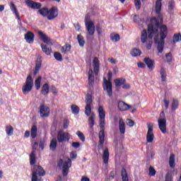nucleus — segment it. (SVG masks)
Masks as SVG:
<instances>
[{
	"mask_svg": "<svg viewBox=\"0 0 181 181\" xmlns=\"http://www.w3.org/2000/svg\"><path fill=\"white\" fill-rule=\"evenodd\" d=\"M168 36V26L163 25L160 27V40H158V37H154V42L158 45L157 49L158 53H163V47H165V39Z\"/></svg>",
	"mask_w": 181,
	"mask_h": 181,
	"instance_id": "obj_1",
	"label": "nucleus"
},
{
	"mask_svg": "<svg viewBox=\"0 0 181 181\" xmlns=\"http://www.w3.org/2000/svg\"><path fill=\"white\" fill-rule=\"evenodd\" d=\"M38 12L44 18H47L48 21H53L59 16V9L57 7H52L49 9L47 7H44L40 8Z\"/></svg>",
	"mask_w": 181,
	"mask_h": 181,
	"instance_id": "obj_2",
	"label": "nucleus"
},
{
	"mask_svg": "<svg viewBox=\"0 0 181 181\" xmlns=\"http://www.w3.org/2000/svg\"><path fill=\"white\" fill-rule=\"evenodd\" d=\"M159 21L155 17L151 19V23L148 25V39H152L154 35H158V32H159Z\"/></svg>",
	"mask_w": 181,
	"mask_h": 181,
	"instance_id": "obj_3",
	"label": "nucleus"
},
{
	"mask_svg": "<svg viewBox=\"0 0 181 181\" xmlns=\"http://www.w3.org/2000/svg\"><path fill=\"white\" fill-rule=\"evenodd\" d=\"M32 172L31 181H42L40 179L37 178V175L38 176H45L46 175V171H45L41 165H35Z\"/></svg>",
	"mask_w": 181,
	"mask_h": 181,
	"instance_id": "obj_4",
	"label": "nucleus"
},
{
	"mask_svg": "<svg viewBox=\"0 0 181 181\" xmlns=\"http://www.w3.org/2000/svg\"><path fill=\"white\" fill-rule=\"evenodd\" d=\"M67 161L64 162L63 159L60 158L58 161L57 165L59 168L62 166V175L63 176H67L69 175V170L71 168V159L66 158Z\"/></svg>",
	"mask_w": 181,
	"mask_h": 181,
	"instance_id": "obj_5",
	"label": "nucleus"
},
{
	"mask_svg": "<svg viewBox=\"0 0 181 181\" xmlns=\"http://www.w3.org/2000/svg\"><path fill=\"white\" fill-rule=\"evenodd\" d=\"M33 88V78H32V76L28 75L26 78L24 85L22 87L23 94H24V95H27V94H29V93L32 91Z\"/></svg>",
	"mask_w": 181,
	"mask_h": 181,
	"instance_id": "obj_6",
	"label": "nucleus"
},
{
	"mask_svg": "<svg viewBox=\"0 0 181 181\" xmlns=\"http://www.w3.org/2000/svg\"><path fill=\"white\" fill-rule=\"evenodd\" d=\"M85 103L86 104L85 107V114L87 117L91 115V105H93V96L90 93H87L85 98Z\"/></svg>",
	"mask_w": 181,
	"mask_h": 181,
	"instance_id": "obj_7",
	"label": "nucleus"
},
{
	"mask_svg": "<svg viewBox=\"0 0 181 181\" xmlns=\"http://www.w3.org/2000/svg\"><path fill=\"white\" fill-rule=\"evenodd\" d=\"M158 128L161 131L162 134L166 133V117L165 116V112L160 113V118L158 119Z\"/></svg>",
	"mask_w": 181,
	"mask_h": 181,
	"instance_id": "obj_8",
	"label": "nucleus"
},
{
	"mask_svg": "<svg viewBox=\"0 0 181 181\" xmlns=\"http://www.w3.org/2000/svg\"><path fill=\"white\" fill-rule=\"evenodd\" d=\"M71 135L69 132H64L63 130H59L57 134V141L59 144H63V142H69L70 141Z\"/></svg>",
	"mask_w": 181,
	"mask_h": 181,
	"instance_id": "obj_9",
	"label": "nucleus"
},
{
	"mask_svg": "<svg viewBox=\"0 0 181 181\" xmlns=\"http://www.w3.org/2000/svg\"><path fill=\"white\" fill-rule=\"evenodd\" d=\"M147 128L146 142L147 144H152V142H153V139H155V134H153V124H147Z\"/></svg>",
	"mask_w": 181,
	"mask_h": 181,
	"instance_id": "obj_10",
	"label": "nucleus"
},
{
	"mask_svg": "<svg viewBox=\"0 0 181 181\" xmlns=\"http://www.w3.org/2000/svg\"><path fill=\"white\" fill-rule=\"evenodd\" d=\"M103 90L106 91L108 97H112V83L111 81H107V78H103Z\"/></svg>",
	"mask_w": 181,
	"mask_h": 181,
	"instance_id": "obj_11",
	"label": "nucleus"
},
{
	"mask_svg": "<svg viewBox=\"0 0 181 181\" xmlns=\"http://www.w3.org/2000/svg\"><path fill=\"white\" fill-rule=\"evenodd\" d=\"M38 114H40L41 118H47L50 115V108L45 104H41L39 107Z\"/></svg>",
	"mask_w": 181,
	"mask_h": 181,
	"instance_id": "obj_12",
	"label": "nucleus"
},
{
	"mask_svg": "<svg viewBox=\"0 0 181 181\" xmlns=\"http://www.w3.org/2000/svg\"><path fill=\"white\" fill-rule=\"evenodd\" d=\"M36 146H39V144L35 141L33 146V151L30 155V165L31 166H34L35 163H36V155L35 154V151H36Z\"/></svg>",
	"mask_w": 181,
	"mask_h": 181,
	"instance_id": "obj_13",
	"label": "nucleus"
},
{
	"mask_svg": "<svg viewBox=\"0 0 181 181\" xmlns=\"http://www.w3.org/2000/svg\"><path fill=\"white\" fill-rule=\"evenodd\" d=\"M117 108L119 111L124 112V111H128V110H131V108H132V106L127 104L122 100H120L117 103Z\"/></svg>",
	"mask_w": 181,
	"mask_h": 181,
	"instance_id": "obj_14",
	"label": "nucleus"
},
{
	"mask_svg": "<svg viewBox=\"0 0 181 181\" xmlns=\"http://www.w3.org/2000/svg\"><path fill=\"white\" fill-rule=\"evenodd\" d=\"M85 26L88 35H89V36H94V33H95V25H94V22H89L88 24H86Z\"/></svg>",
	"mask_w": 181,
	"mask_h": 181,
	"instance_id": "obj_15",
	"label": "nucleus"
},
{
	"mask_svg": "<svg viewBox=\"0 0 181 181\" xmlns=\"http://www.w3.org/2000/svg\"><path fill=\"white\" fill-rule=\"evenodd\" d=\"M24 39L27 43L32 45L35 42V34L32 31H28L24 35Z\"/></svg>",
	"mask_w": 181,
	"mask_h": 181,
	"instance_id": "obj_16",
	"label": "nucleus"
},
{
	"mask_svg": "<svg viewBox=\"0 0 181 181\" xmlns=\"http://www.w3.org/2000/svg\"><path fill=\"white\" fill-rule=\"evenodd\" d=\"M37 33L38 36H40V39L44 42V43H46V45H53L52 40L49 39V37H47L46 34L43 33V31L38 30Z\"/></svg>",
	"mask_w": 181,
	"mask_h": 181,
	"instance_id": "obj_17",
	"label": "nucleus"
},
{
	"mask_svg": "<svg viewBox=\"0 0 181 181\" xmlns=\"http://www.w3.org/2000/svg\"><path fill=\"white\" fill-rule=\"evenodd\" d=\"M93 66L95 76H98V73H100V59L96 57L93 59Z\"/></svg>",
	"mask_w": 181,
	"mask_h": 181,
	"instance_id": "obj_18",
	"label": "nucleus"
},
{
	"mask_svg": "<svg viewBox=\"0 0 181 181\" xmlns=\"http://www.w3.org/2000/svg\"><path fill=\"white\" fill-rule=\"evenodd\" d=\"M25 4L28 8H31V9H40V8H42V4L39 2L28 0Z\"/></svg>",
	"mask_w": 181,
	"mask_h": 181,
	"instance_id": "obj_19",
	"label": "nucleus"
},
{
	"mask_svg": "<svg viewBox=\"0 0 181 181\" xmlns=\"http://www.w3.org/2000/svg\"><path fill=\"white\" fill-rule=\"evenodd\" d=\"M144 62L145 63V64L147 65L148 69H149V70H153V69H155V61L151 59V58L149 57H145L144 59Z\"/></svg>",
	"mask_w": 181,
	"mask_h": 181,
	"instance_id": "obj_20",
	"label": "nucleus"
},
{
	"mask_svg": "<svg viewBox=\"0 0 181 181\" xmlns=\"http://www.w3.org/2000/svg\"><path fill=\"white\" fill-rule=\"evenodd\" d=\"M42 68V57H38L35 62V70L33 72V75L36 76L39 73V70Z\"/></svg>",
	"mask_w": 181,
	"mask_h": 181,
	"instance_id": "obj_21",
	"label": "nucleus"
},
{
	"mask_svg": "<svg viewBox=\"0 0 181 181\" xmlns=\"http://www.w3.org/2000/svg\"><path fill=\"white\" fill-rule=\"evenodd\" d=\"M103 163H105V165H108V160H110V151L107 148H105L103 151Z\"/></svg>",
	"mask_w": 181,
	"mask_h": 181,
	"instance_id": "obj_22",
	"label": "nucleus"
},
{
	"mask_svg": "<svg viewBox=\"0 0 181 181\" xmlns=\"http://www.w3.org/2000/svg\"><path fill=\"white\" fill-rule=\"evenodd\" d=\"M49 91H50V86H49V83H46L42 86L40 93L42 95H47Z\"/></svg>",
	"mask_w": 181,
	"mask_h": 181,
	"instance_id": "obj_23",
	"label": "nucleus"
},
{
	"mask_svg": "<svg viewBox=\"0 0 181 181\" xmlns=\"http://www.w3.org/2000/svg\"><path fill=\"white\" fill-rule=\"evenodd\" d=\"M41 49L47 56H50L52 54V47H47V45L45 44H41Z\"/></svg>",
	"mask_w": 181,
	"mask_h": 181,
	"instance_id": "obj_24",
	"label": "nucleus"
},
{
	"mask_svg": "<svg viewBox=\"0 0 181 181\" xmlns=\"http://www.w3.org/2000/svg\"><path fill=\"white\" fill-rule=\"evenodd\" d=\"M11 9L13 12H14L16 16L17 17V19L18 20V22H21V16H19L18 8H16V6H15V4H13V2H11Z\"/></svg>",
	"mask_w": 181,
	"mask_h": 181,
	"instance_id": "obj_25",
	"label": "nucleus"
},
{
	"mask_svg": "<svg viewBox=\"0 0 181 181\" xmlns=\"http://www.w3.org/2000/svg\"><path fill=\"white\" fill-rule=\"evenodd\" d=\"M115 86L116 88L121 87L124 83H127V80L124 78H116L114 80Z\"/></svg>",
	"mask_w": 181,
	"mask_h": 181,
	"instance_id": "obj_26",
	"label": "nucleus"
},
{
	"mask_svg": "<svg viewBox=\"0 0 181 181\" xmlns=\"http://www.w3.org/2000/svg\"><path fill=\"white\" fill-rule=\"evenodd\" d=\"M88 84L89 86L94 85V71H93V69L88 71Z\"/></svg>",
	"mask_w": 181,
	"mask_h": 181,
	"instance_id": "obj_27",
	"label": "nucleus"
},
{
	"mask_svg": "<svg viewBox=\"0 0 181 181\" xmlns=\"http://www.w3.org/2000/svg\"><path fill=\"white\" fill-rule=\"evenodd\" d=\"M119 129L120 134H125V122H124V119L120 118L119 120Z\"/></svg>",
	"mask_w": 181,
	"mask_h": 181,
	"instance_id": "obj_28",
	"label": "nucleus"
},
{
	"mask_svg": "<svg viewBox=\"0 0 181 181\" xmlns=\"http://www.w3.org/2000/svg\"><path fill=\"white\" fill-rule=\"evenodd\" d=\"M104 142H105V132L100 130L99 132V144L100 145H104Z\"/></svg>",
	"mask_w": 181,
	"mask_h": 181,
	"instance_id": "obj_29",
	"label": "nucleus"
},
{
	"mask_svg": "<svg viewBox=\"0 0 181 181\" xmlns=\"http://www.w3.org/2000/svg\"><path fill=\"white\" fill-rule=\"evenodd\" d=\"M141 41L143 44H145L146 42H148V33L146 32V30H143L141 31Z\"/></svg>",
	"mask_w": 181,
	"mask_h": 181,
	"instance_id": "obj_30",
	"label": "nucleus"
},
{
	"mask_svg": "<svg viewBox=\"0 0 181 181\" xmlns=\"http://www.w3.org/2000/svg\"><path fill=\"white\" fill-rule=\"evenodd\" d=\"M121 176L122 181H129V178L128 177V173H127V169L124 168H122Z\"/></svg>",
	"mask_w": 181,
	"mask_h": 181,
	"instance_id": "obj_31",
	"label": "nucleus"
},
{
	"mask_svg": "<svg viewBox=\"0 0 181 181\" xmlns=\"http://www.w3.org/2000/svg\"><path fill=\"white\" fill-rule=\"evenodd\" d=\"M35 86L37 90H40L42 87V76H38L35 81Z\"/></svg>",
	"mask_w": 181,
	"mask_h": 181,
	"instance_id": "obj_32",
	"label": "nucleus"
},
{
	"mask_svg": "<svg viewBox=\"0 0 181 181\" xmlns=\"http://www.w3.org/2000/svg\"><path fill=\"white\" fill-rule=\"evenodd\" d=\"M98 111L100 119H105V112L104 111V107L103 106H99Z\"/></svg>",
	"mask_w": 181,
	"mask_h": 181,
	"instance_id": "obj_33",
	"label": "nucleus"
},
{
	"mask_svg": "<svg viewBox=\"0 0 181 181\" xmlns=\"http://www.w3.org/2000/svg\"><path fill=\"white\" fill-rule=\"evenodd\" d=\"M162 1L157 0L156 1V13H160V11H162Z\"/></svg>",
	"mask_w": 181,
	"mask_h": 181,
	"instance_id": "obj_34",
	"label": "nucleus"
},
{
	"mask_svg": "<svg viewBox=\"0 0 181 181\" xmlns=\"http://www.w3.org/2000/svg\"><path fill=\"white\" fill-rule=\"evenodd\" d=\"M36 136H37V127L34 124L31 127V138L35 139Z\"/></svg>",
	"mask_w": 181,
	"mask_h": 181,
	"instance_id": "obj_35",
	"label": "nucleus"
},
{
	"mask_svg": "<svg viewBox=\"0 0 181 181\" xmlns=\"http://www.w3.org/2000/svg\"><path fill=\"white\" fill-rule=\"evenodd\" d=\"M179 107V100L177 99H173V103L171 105V111H176Z\"/></svg>",
	"mask_w": 181,
	"mask_h": 181,
	"instance_id": "obj_36",
	"label": "nucleus"
},
{
	"mask_svg": "<svg viewBox=\"0 0 181 181\" xmlns=\"http://www.w3.org/2000/svg\"><path fill=\"white\" fill-rule=\"evenodd\" d=\"M96 32H98V37L99 40H101V36H103V27L100 23L96 25Z\"/></svg>",
	"mask_w": 181,
	"mask_h": 181,
	"instance_id": "obj_37",
	"label": "nucleus"
},
{
	"mask_svg": "<svg viewBox=\"0 0 181 181\" xmlns=\"http://www.w3.org/2000/svg\"><path fill=\"white\" fill-rule=\"evenodd\" d=\"M131 54L133 57H138V56L142 54V52L139 49L134 48L131 52Z\"/></svg>",
	"mask_w": 181,
	"mask_h": 181,
	"instance_id": "obj_38",
	"label": "nucleus"
},
{
	"mask_svg": "<svg viewBox=\"0 0 181 181\" xmlns=\"http://www.w3.org/2000/svg\"><path fill=\"white\" fill-rule=\"evenodd\" d=\"M121 37H119V34L117 33H112L110 34V40L112 42H119Z\"/></svg>",
	"mask_w": 181,
	"mask_h": 181,
	"instance_id": "obj_39",
	"label": "nucleus"
},
{
	"mask_svg": "<svg viewBox=\"0 0 181 181\" xmlns=\"http://www.w3.org/2000/svg\"><path fill=\"white\" fill-rule=\"evenodd\" d=\"M160 78L161 80L163 83H165V81H166V70H165V68L161 67L160 70Z\"/></svg>",
	"mask_w": 181,
	"mask_h": 181,
	"instance_id": "obj_40",
	"label": "nucleus"
},
{
	"mask_svg": "<svg viewBox=\"0 0 181 181\" xmlns=\"http://www.w3.org/2000/svg\"><path fill=\"white\" fill-rule=\"evenodd\" d=\"M56 148H57V140H56V139H53L51 140L49 148L51 151H56Z\"/></svg>",
	"mask_w": 181,
	"mask_h": 181,
	"instance_id": "obj_41",
	"label": "nucleus"
},
{
	"mask_svg": "<svg viewBox=\"0 0 181 181\" xmlns=\"http://www.w3.org/2000/svg\"><path fill=\"white\" fill-rule=\"evenodd\" d=\"M71 110L72 111V114H74V115H78V113L80 112V107L76 105H72L71 106Z\"/></svg>",
	"mask_w": 181,
	"mask_h": 181,
	"instance_id": "obj_42",
	"label": "nucleus"
},
{
	"mask_svg": "<svg viewBox=\"0 0 181 181\" xmlns=\"http://www.w3.org/2000/svg\"><path fill=\"white\" fill-rule=\"evenodd\" d=\"M71 50V45L66 44L61 48L62 53H69Z\"/></svg>",
	"mask_w": 181,
	"mask_h": 181,
	"instance_id": "obj_43",
	"label": "nucleus"
},
{
	"mask_svg": "<svg viewBox=\"0 0 181 181\" xmlns=\"http://www.w3.org/2000/svg\"><path fill=\"white\" fill-rule=\"evenodd\" d=\"M77 39L79 43V46H81V47H83L84 45H86V41L84 40V37L81 35H78Z\"/></svg>",
	"mask_w": 181,
	"mask_h": 181,
	"instance_id": "obj_44",
	"label": "nucleus"
},
{
	"mask_svg": "<svg viewBox=\"0 0 181 181\" xmlns=\"http://www.w3.org/2000/svg\"><path fill=\"white\" fill-rule=\"evenodd\" d=\"M169 165L172 169H174L175 164V154H171L169 159Z\"/></svg>",
	"mask_w": 181,
	"mask_h": 181,
	"instance_id": "obj_45",
	"label": "nucleus"
},
{
	"mask_svg": "<svg viewBox=\"0 0 181 181\" xmlns=\"http://www.w3.org/2000/svg\"><path fill=\"white\" fill-rule=\"evenodd\" d=\"M6 132L8 136H12L13 134V127L11 125L6 126Z\"/></svg>",
	"mask_w": 181,
	"mask_h": 181,
	"instance_id": "obj_46",
	"label": "nucleus"
},
{
	"mask_svg": "<svg viewBox=\"0 0 181 181\" xmlns=\"http://www.w3.org/2000/svg\"><path fill=\"white\" fill-rule=\"evenodd\" d=\"M54 57L57 62H63V56L59 52H55L54 53Z\"/></svg>",
	"mask_w": 181,
	"mask_h": 181,
	"instance_id": "obj_47",
	"label": "nucleus"
},
{
	"mask_svg": "<svg viewBox=\"0 0 181 181\" xmlns=\"http://www.w3.org/2000/svg\"><path fill=\"white\" fill-rule=\"evenodd\" d=\"M94 118H95V116L94 115H91L89 118H88V124H89V128H93L94 127V125L95 124V122L94 121Z\"/></svg>",
	"mask_w": 181,
	"mask_h": 181,
	"instance_id": "obj_48",
	"label": "nucleus"
},
{
	"mask_svg": "<svg viewBox=\"0 0 181 181\" xmlns=\"http://www.w3.org/2000/svg\"><path fill=\"white\" fill-rule=\"evenodd\" d=\"M181 41V35L180 33L175 34L173 36V43H177V42Z\"/></svg>",
	"mask_w": 181,
	"mask_h": 181,
	"instance_id": "obj_49",
	"label": "nucleus"
},
{
	"mask_svg": "<svg viewBox=\"0 0 181 181\" xmlns=\"http://www.w3.org/2000/svg\"><path fill=\"white\" fill-rule=\"evenodd\" d=\"M76 135L78 136L79 139H81V141L86 142V136H84V134H83V132L78 131L76 132Z\"/></svg>",
	"mask_w": 181,
	"mask_h": 181,
	"instance_id": "obj_50",
	"label": "nucleus"
},
{
	"mask_svg": "<svg viewBox=\"0 0 181 181\" xmlns=\"http://www.w3.org/2000/svg\"><path fill=\"white\" fill-rule=\"evenodd\" d=\"M165 59L167 63H172V59H173V57L172 56V52H168L165 54Z\"/></svg>",
	"mask_w": 181,
	"mask_h": 181,
	"instance_id": "obj_51",
	"label": "nucleus"
},
{
	"mask_svg": "<svg viewBox=\"0 0 181 181\" xmlns=\"http://www.w3.org/2000/svg\"><path fill=\"white\" fill-rule=\"evenodd\" d=\"M155 175H156V170H155V168H153V166H150L148 169V175L155 176Z\"/></svg>",
	"mask_w": 181,
	"mask_h": 181,
	"instance_id": "obj_52",
	"label": "nucleus"
},
{
	"mask_svg": "<svg viewBox=\"0 0 181 181\" xmlns=\"http://www.w3.org/2000/svg\"><path fill=\"white\" fill-rule=\"evenodd\" d=\"M165 181H173V177L172 176V173H168L165 175Z\"/></svg>",
	"mask_w": 181,
	"mask_h": 181,
	"instance_id": "obj_53",
	"label": "nucleus"
},
{
	"mask_svg": "<svg viewBox=\"0 0 181 181\" xmlns=\"http://www.w3.org/2000/svg\"><path fill=\"white\" fill-rule=\"evenodd\" d=\"M134 5L137 8V11L141 9V0H134Z\"/></svg>",
	"mask_w": 181,
	"mask_h": 181,
	"instance_id": "obj_54",
	"label": "nucleus"
},
{
	"mask_svg": "<svg viewBox=\"0 0 181 181\" xmlns=\"http://www.w3.org/2000/svg\"><path fill=\"white\" fill-rule=\"evenodd\" d=\"M99 125L100 128H104L105 125V119H100Z\"/></svg>",
	"mask_w": 181,
	"mask_h": 181,
	"instance_id": "obj_55",
	"label": "nucleus"
},
{
	"mask_svg": "<svg viewBox=\"0 0 181 181\" xmlns=\"http://www.w3.org/2000/svg\"><path fill=\"white\" fill-rule=\"evenodd\" d=\"M90 19H91V17L90 16V15L87 14L85 16V25H88L89 22H93L90 21Z\"/></svg>",
	"mask_w": 181,
	"mask_h": 181,
	"instance_id": "obj_56",
	"label": "nucleus"
},
{
	"mask_svg": "<svg viewBox=\"0 0 181 181\" xmlns=\"http://www.w3.org/2000/svg\"><path fill=\"white\" fill-rule=\"evenodd\" d=\"M168 8L170 11H172V9H173V8H175V1H169Z\"/></svg>",
	"mask_w": 181,
	"mask_h": 181,
	"instance_id": "obj_57",
	"label": "nucleus"
},
{
	"mask_svg": "<svg viewBox=\"0 0 181 181\" xmlns=\"http://www.w3.org/2000/svg\"><path fill=\"white\" fill-rule=\"evenodd\" d=\"M71 159H77V153L76 151H72L70 153Z\"/></svg>",
	"mask_w": 181,
	"mask_h": 181,
	"instance_id": "obj_58",
	"label": "nucleus"
},
{
	"mask_svg": "<svg viewBox=\"0 0 181 181\" xmlns=\"http://www.w3.org/2000/svg\"><path fill=\"white\" fill-rule=\"evenodd\" d=\"M133 21H134V23H139V21H141V18H139V16L134 15V16L133 18Z\"/></svg>",
	"mask_w": 181,
	"mask_h": 181,
	"instance_id": "obj_59",
	"label": "nucleus"
},
{
	"mask_svg": "<svg viewBox=\"0 0 181 181\" xmlns=\"http://www.w3.org/2000/svg\"><path fill=\"white\" fill-rule=\"evenodd\" d=\"M51 93L53 94H57L59 91L57 90V88H56V86H51Z\"/></svg>",
	"mask_w": 181,
	"mask_h": 181,
	"instance_id": "obj_60",
	"label": "nucleus"
},
{
	"mask_svg": "<svg viewBox=\"0 0 181 181\" xmlns=\"http://www.w3.org/2000/svg\"><path fill=\"white\" fill-rule=\"evenodd\" d=\"M127 121H128L127 125L129 127H134V125H135V122H134L132 119H127Z\"/></svg>",
	"mask_w": 181,
	"mask_h": 181,
	"instance_id": "obj_61",
	"label": "nucleus"
},
{
	"mask_svg": "<svg viewBox=\"0 0 181 181\" xmlns=\"http://www.w3.org/2000/svg\"><path fill=\"white\" fill-rule=\"evenodd\" d=\"M137 66L138 67H139L140 69H146V64H145L143 62H138L137 63Z\"/></svg>",
	"mask_w": 181,
	"mask_h": 181,
	"instance_id": "obj_62",
	"label": "nucleus"
},
{
	"mask_svg": "<svg viewBox=\"0 0 181 181\" xmlns=\"http://www.w3.org/2000/svg\"><path fill=\"white\" fill-rule=\"evenodd\" d=\"M39 146H40V148L42 150H44V149H45V140L41 139V140L40 141Z\"/></svg>",
	"mask_w": 181,
	"mask_h": 181,
	"instance_id": "obj_63",
	"label": "nucleus"
},
{
	"mask_svg": "<svg viewBox=\"0 0 181 181\" xmlns=\"http://www.w3.org/2000/svg\"><path fill=\"white\" fill-rule=\"evenodd\" d=\"M71 146L73 148H76L77 149V148H80V143L78 142H73L71 144Z\"/></svg>",
	"mask_w": 181,
	"mask_h": 181,
	"instance_id": "obj_64",
	"label": "nucleus"
}]
</instances>
